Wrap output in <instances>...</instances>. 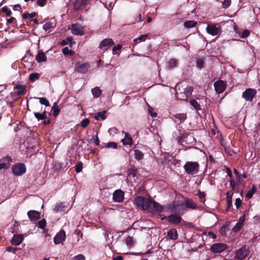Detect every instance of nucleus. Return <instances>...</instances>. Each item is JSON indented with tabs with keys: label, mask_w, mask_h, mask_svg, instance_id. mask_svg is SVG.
<instances>
[{
	"label": "nucleus",
	"mask_w": 260,
	"mask_h": 260,
	"mask_svg": "<svg viewBox=\"0 0 260 260\" xmlns=\"http://www.w3.org/2000/svg\"><path fill=\"white\" fill-rule=\"evenodd\" d=\"M134 204L143 210L149 212H162L165 211V206H162L156 202L151 201L142 196H138L134 200Z\"/></svg>",
	"instance_id": "1"
},
{
	"label": "nucleus",
	"mask_w": 260,
	"mask_h": 260,
	"mask_svg": "<svg viewBox=\"0 0 260 260\" xmlns=\"http://www.w3.org/2000/svg\"><path fill=\"white\" fill-rule=\"evenodd\" d=\"M165 207V210L167 209L170 210L171 212L176 213H178L186 209V206L183 201H178L177 200L173 202V204L169 205L167 207Z\"/></svg>",
	"instance_id": "2"
},
{
	"label": "nucleus",
	"mask_w": 260,
	"mask_h": 260,
	"mask_svg": "<svg viewBox=\"0 0 260 260\" xmlns=\"http://www.w3.org/2000/svg\"><path fill=\"white\" fill-rule=\"evenodd\" d=\"M256 90L253 88H247L243 92L242 96L246 101L251 102L256 95Z\"/></svg>",
	"instance_id": "3"
},
{
	"label": "nucleus",
	"mask_w": 260,
	"mask_h": 260,
	"mask_svg": "<svg viewBox=\"0 0 260 260\" xmlns=\"http://www.w3.org/2000/svg\"><path fill=\"white\" fill-rule=\"evenodd\" d=\"M214 87L217 93H221L225 90L227 87L226 82L218 80L214 83Z\"/></svg>",
	"instance_id": "4"
},
{
	"label": "nucleus",
	"mask_w": 260,
	"mask_h": 260,
	"mask_svg": "<svg viewBox=\"0 0 260 260\" xmlns=\"http://www.w3.org/2000/svg\"><path fill=\"white\" fill-rule=\"evenodd\" d=\"M13 173L17 176H21L26 172L24 164H16L12 167Z\"/></svg>",
	"instance_id": "5"
},
{
	"label": "nucleus",
	"mask_w": 260,
	"mask_h": 260,
	"mask_svg": "<svg viewBox=\"0 0 260 260\" xmlns=\"http://www.w3.org/2000/svg\"><path fill=\"white\" fill-rule=\"evenodd\" d=\"M90 0H75L73 3L74 9L79 11L85 9L89 3Z\"/></svg>",
	"instance_id": "6"
},
{
	"label": "nucleus",
	"mask_w": 260,
	"mask_h": 260,
	"mask_svg": "<svg viewBox=\"0 0 260 260\" xmlns=\"http://www.w3.org/2000/svg\"><path fill=\"white\" fill-rule=\"evenodd\" d=\"M249 250L246 247H243L238 250L236 254V258L238 260H243L249 256Z\"/></svg>",
	"instance_id": "7"
},
{
	"label": "nucleus",
	"mask_w": 260,
	"mask_h": 260,
	"mask_svg": "<svg viewBox=\"0 0 260 260\" xmlns=\"http://www.w3.org/2000/svg\"><path fill=\"white\" fill-rule=\"evenodd\" d=\"M184 168L188 174H194L198 172L199 164H185Z\"/></svg>",
	"instance_id": "8"
},
{
	"label": "nucleus",
	"mask_w": 260,
	"mask_h": 260,
	"mask_svg": "<svg viewBox=\"0 0 260 260\" xmlns=\"http://www.w3.org/2000/svg\"><path fill=\"white\" fill-rule=\"evenodd\" d=\"M114 44V42L112 39H105L100 44V49L106 51Z\"/></svg>",
	"instance_id": "9"
},
{
	"label": "nucleus",
	"mask_w": 260,
	"mask_h": 260,
	"mask_svg": "<svg viewBox=\"0 0 260 260\" xmlns=\"http://www.w3.org/2000/svg\"><path fill=\"white\" fill-rule=\"evenodd\" d=\"M206 30L208 34L212 36L217 35L220 32V27H217L216 25L213 23L208 24Z\"/></svg>",
	"instance_id": "10"
},
{
	"label": "nucleus",
	"mask_w": 260,
	"mask_h": 260,
	"mask_svg": "<svg viewBox=\"0 0 260 260\" xmlns=\"http://www.w3.org/2000/svg\"><path fill=\"white\" fill-rule=\"evenodd\" d=\"M227 248V246L224 243H215L211 247L212 251L214 253H220Z\"/></svg>",
	"instance_id": "11"
},
{
	"label": "nucleus",
	"mask_w": 260,
	"mask_h": 260,
	"mask_svg": "<svg viewBox=\"0 0 260 260\" xmlns=\"http://www.w3.org/2000/svg\"><path fill=\"white\" fill-rule=\"evenodd\" d=\"M72 33L75 35L82 36L84 34V28L77 24H73L71 27Z\"/></svg>",
	"instance_id": "12"
},
{
	"label": "nucleus",
	"mask_w": 260,
	"mask_h": 260,
	"mask_svg": "<svg viewBox=\"0 0 260 260\" xmlns=\"http://www.w3.org/2000/svg\"><path fill=\"white\" fill-rule=\"evenodd\" d=\"M66 239V233L64 231L58 232L54 238V242L55 244H58L64 241Z\"/></svg>",
	"instance_id": "13"
},
{
	"label": "nucleus",
	"mask_w": 260,
	"mask_h": 260,
	"mask_svg": "<svg viewBox=\"0 0 260 260\" xmlns=\"http://www.w3.org/2000/svg\"><path fill=\"white\" fill-rule=\"evenodd\" d=\"M167 221L169 222L174 224H179L182 220V218L180 216L177 215L175 214H173L168 216L167 217Z\"/></svg>",
	"instance_id": "14"
},
{
	"label": "nucleus",
	"mask_w": 260,
	"mask_h": 260,
	"mask_svg": "<svg viewBox=\"0 0 260 260\" xmlns=\"http://www.w3.org/2000/svg\"><path fill=\"white\" fill-rule=\"evenodd\" d=\"M113 199L114 202H121L124 199V192L121 190L115 191L113 194Z\"/></svg>",
	"instance_id": "15"
},
{
	"label": "nucleus",
	"mask_w": 260,
	"mask_h": 260,
	"mask_svg": "<svg viewBox=\"0 0 260 260\" xmlns=\"http://www.w3.org/2000/svg\"><path fill=\"white\" fill-rule=\"evenodd\" d=\"M89 68V65L87 63H83L80 64V63H77L76 64V70L82 74L86 73Z\"/></svg>",
	"instance_id": "16"
},
{
	"label": "nucleus",
	"mask_w": 260,
	"mask_h": 260,
	"mask_svg": "<svg viewBox=\"0 0 260 260\" xmlns=\"http://www.w3.org/2000/svg\"><path fill=\"white\" fill-rule=\"evenodd\" d=\"M23 240V236L22 235H14L11 242L12 244L18 246L20 245Z\"/></svg>",
	"instance_id": "17"
},
{
	"label": "nucleus",
	"mask_w": 260,
	"mask_h": 260,
	"mask_svg": "<svg viewBox=\"0 0 260 260\" xmlns=\"http://www.w3.org/2000/svg\"><path fill=\"white\" fill-rule=\"evenodd\" d=\"M14 89L18 90L15 92L16 95H24L26 93V87L24 85L17 84L14 87Z\"/></svg>",
	"instance_id": "18"
},
{
	"label": "nucleus",
	"mask_w": 260,
	"mask_h": 260,
	"mask_svg": "<svg viewBox=\"0 0 260 260\" xmlns=\"http://www.w3.org/2000/svg\"><path fill=\"white\" fill-rule=\"evenodd\" d=\"M29 218L32 221H36L40 218V213L35 210H30L27 212Z\"/></svg>",
	"instance_id": "19"
},
{
	"label": "nucleus",
	"mask_w": 260,
	"mask_h": 260,
	"mask_svg": "<svg viewBox=\"0 0 260 260\" xmlns=\"http://www.w3.org/2000/svg\"><path fill=\"white\" fill-rule=\"evenodd\" d=\"M245 221V216L243 215L241 216L238 221V222L236 223V224L235 225V226L233 228L232 231L233 232H237L239 231L242 228L243 223L244 221Z\"/></svg>",
	"instance_id": "20"
},
{
	"label": "nucleus",
	"mask_w": 260,
	"mask_h": 260,
	"mask_svg": "<svg viewBox=\"0 0 260 260\" xmlns=\"http://www.w3.org/2000/svg\"><path fill=\"white\" fill-rule=\"evenodd\" d=\"M47 59V56L43 51H39L36 56V60L38 62H45Z\"/></svg>",
	"instance_id": "21"
},
{
	"label": "nucleus",
	"mask_w": 260,
	"mask_h": 260,
	"mask_svg": "<svg viewBox=\"0 0 260 260\" xmlns=\"http://www.w3.org/2000/svg\"><path fill=\"white\" fill-rule=\"evenodd\" d=\"M173 117L179 120L180 123L183 122L187 118L185 113H177L173 115Z\"/></svg>",
	"instance_id": "22"
},
{
	"label": "nucleus",
	"mask_w": 260,
	"mask_h": 260,
	"mask_svg": "<svg viewBox=\"0 0 260 260\" xmlns=\"http://www.w3.org/2000/svg\"><path fill=\"white\" fill-rule=\"evenodd\" d=\"M34 115L38 120H45L47 118L46 111H44L42 113L34 112Z\"/></svg>",
	"instance_id": "23"
},
{
	"label": "nucleus",
	"mask_w": 260,
	"mask_h": 260,
	"mask_svg": "<svg viewBox=\"0 0 260 260\" xmlns=\"http://www.w3.org/2000/svg\"><path fill=\"white\" fill-rule=\"evenodd\" d=\"M124 145H132L133 143V139L128 133L125 134L124 139L122 140Z\"/></svg>",
	"instance_id": "24"
},
{
	"label": "nucleus",
	"mask_w": 260,
	"mask_h": 260,
	"mask_svg": "<svg viewBox=\"0 0 260 260\" xmlns=\"http://www.w3.org/2000/svg\"><path fill=\"white\" fill-rule=\"evenodd\" d=\"M167 236L170 239L172 240H176L177 238V231L175 229H171L168 233Z\"/></svg>",
	"instance_id": "25"
},
{
	"label": "nucleus",
	"mask_w": 260,
	"mask_h": 260,
	"mask_svg": "<svg viewBox=\"0 0 260 260\" xmlns=\"http://www.w3.org/2000/svg\"><path fill=\"white\" fill-rule=\"evenodd\" d=\"M177 139L179 143H182L183 142H187L188 139H189V140H191V139H193V140H194L192 136H191V137H189L188 136L185 135L179 136Z\"/></svg>",
	"instance_id": "26"
},
{
	"label": "nucleus",
	"mask_w": 260,
	"mask_h": 260,
	"mask_svg": "<svg viewBox=\"0 0 260 260\" xmlns=\"http://www.w3.org/2000/svg\"><path fill=\"white\" fill-rule=\"evenodd\" d=\"M190 104L197 111L201 110L200 104L194 99H190L189 101Z\"/></svg>",
	"instance_id": "27"
},
{
	"label": "nucleus",
	"mask_w": 260,
	"mask_h": 260,
	"mask_svg": "<svg viewBox=\"0 0 260 260\" xmlns=\"http://www.w3.org/2000/svg\"><path fill=\"white\" fill-rule=\"evenodd\" d=\"M135 158L138 160H141L143 158L144 154L138 149H135Z\"/></svg>",
	"instance_id": "28"
},
{
	"label": "nucleus",
	"mask_w": 260,
	"mask_h": 260,
	"mask_svg": "<svg viewBox=\"0 0 260 260\" xmlns=\"http://www.w3.org/2000/svg\"><path fill=\"white\" fill-rule=\"evenodd\" d=\"M91 92L93 96L95 98L99 97L102 93V91L99 87H95L92 89Z\"/></svg>",
	"instance_id": "29"
},
{
	"label": "nucleus",
	"mask_w": 260,
	"mask_h": 260,
	"mask_svg": "<svg viewBox=\"0 0 260 260\" xmlns=\"http://www.w3.org/2000/svg\"><path fill=\"white\" fill-rule=\"evenodd\" d=\"M105 114V111L99 112L96 113V115L94 116V118L97 120H99L100 118H101L102 120H105L106 118Z\"/></svg>",
	"instance_id": "30"
},
{
	"label": "nucleus",
	"mask_w": 260,
	"mask_h": 260,
	"mask_svg": "<svg viewBox=\"0 0 260 260\" xmlns=\"http://www.w3.org/2000/svg\"><path fill=\"white\" fill-rule=\"evenodd\" d=\"M193 88L192 86H187L184 89V93L186 98L190 96L193 91Z\"/></svg>",
	"instance_id": "31"
},
{
	"label": "nucleus",
	"mask_w": 260,
	"mask_h": 260,
	"mask_svg": "<svg viewBox=\"0 0 260 260\" xmlns=\"http://www.w3.org/2000/svg\"><path fill=\"white\" fill-rule=\"evenodd\" d=\"M52 110H53V115L55 117H56L60 111V109L58 107L56 103H54L52 107Z\"/></svg>",
	"instance_id": "32"
},
{
	"label": "nucleus",
	"mask_w": 260,
	"mask_h": 260,
	"mask_svg": "<svg viewBox=\"0 0 260 260\" xmlns=\"http://www.w3.org/2000/svg\"><path fill=\"white\" fill-rule=\"evenodd\" d=\"M197 23L194 21H186L184 23V26L186 28H191L196 26Z\"/></svg>",
	"instance_id": "33"
},
{
	"label": "nucleus",
	"mask_w": 260,
	"mask_h": 260,
	"mask_svg": "<svg viewBox=\"0 0 260 260\" xmlns=\"http://www.w3.org/2000/svg\"><path fill=\"white\" fill-rule=\"evenodd\" d=\"M54 26H55V25H54V23H53L51 21H49V22H46L43 25V28L45 31H47V30H49V29H50L51 28L54 27Z\"/></svg>",
	"instance_id": "34"
},
{
	"label": "nucleus",
	"mask_w": 260,
	"mask_h": 260,
	"mask_svg": "<svg viewBox=\"0 0 260 260\" xmlns=\"http://www.w3.org/2000/svg\"><path fill=\"white\" fill-rule=\"evenodd\" d=\"M64 206L61 203L57 204L54 209V211L56 213L62 212L63 211Z\"/></svg>",
	"instance_id": "35"
},
{
	"label": "nucleus",
	"mask_w": 260,
	"mask_h": 260,
	"mask_svg": "<svg viewBox=\"0 0 260 260\" xmlns=\"http://www.w3.org/2000/svg\"><path fill=\"white\" fill-rule=\"evenodd\" d=\"M40 77V74L37 73H31L29 75V80L31 82H34Z\"/></svg>",
	"instance_id": "36"
},
{
	"label": "nucleus",
	"mask_w": 260,
	"mask_h": 260,
	"mask_svg": "<svg viewBox=\"0 0 260 260\" xmlns=\"http://www.w3.org/2000/svg\"><path fill=\"white\" fill-rule=\"evenodd\" d=\"M37 14L36 12H32L31 13L25 12L22 14V17L24 19L28 18L29 17L31 18H33L37 15Z\"/></svg>",
	"instance_id": "37"
},
{
	"label": "nucleus",
	"mask_w": 260,
	"mask_h": 260,
	"mask_svg": "<svg viewBox=\"0 0 260 260\" xmlns=\"http://www.w3.org/2000/svg\"><path fill=\"white\" fill-rule=\"evenodd\" d=\"M62 52L64 55H73L74 54V52L70 50L67 47H64L62 49Z\"/></svg>",
	"instance_id": "38"
},
{
	"label": "nucleus",
	"mask_w": 260,
	"mask_h": 260,
	"mask_svg": "<svg viewBox=\"0 0 260 260\" xmlns=\"http://www.w3.org/2000/svg\"><path fill=\"white\" fill-rule=\"evenodd\" d=\"M185 205L186 206L187 208H190L191 209H195L197 207L196 204L191 200H187L186 201Z\"/></svg>",
	"instance_id": "39"
},
{
	"label": "nucleus",
	"mask_w": 260,
	"mask_h": 260,
	"mask_svg": "<svg viewBox=\"0 0 260 260\" xmlns=\"http://www.w3.org/2000/svg\"><path fill=\"white\" fill-rule=\"evenodd\" d=\"M177 61L175 59H171L168 62V68L170 69L177 66Z\"/></svg>",
	"instance_id": "40"
},
{
	"label": "nucleus",
	"mask_w": 260,
	"mask_h": 260,
	"mask_svg": "<svg viewBox=\"0 0 260 260\" xmlns=\"http://www.w3.org/2000/svg\"><path fill=\"white\" fill-rule=\"evenodd\" d=\"M256 189L254 185H253L252 188L249 190L247 194H246V197L248 199H250L253 194L255 192Z\"/></svg>",
	"instance_id": "41"
},
{
	"label": "nucleus",
	"mask_w": 260,
	"mask_h": 260,
	"mask_svg": "<svg viewBox=\"0 0 260 260\" xmlns=\"http://www.w3.org/2000/svg\"><path fill=\"white\" fill-rule=\"evenodd\" d=\"M1 12L6 13L7 16H10L12 14V12L8 9L7 6H5L1 9Z\"/></svg>",
	"instance_id": "42"
},
{
	"label": "nucleus",
	"mask_w": 260,
	"mask_h": 260,
	"mask_svg": "<svg viewBox=\"0 0 260 260\" xmlns=\"http://www.w3.org/2000/svg\"><path fill=\"white\" fill-rule=\"evenodd\" d=\"M72 41V37H67L66 39L62 40L60 42V45L62 46L67 45L69 44V42Z\"/></svg>",
	"instance_id": "43"
},
{
	"label": "nucleus",
	"mask_w": 260,
	"mask_h": 260,
	"mask_svg": "<svg viewBox=\"0 0 260 260\" xmlns=\"http://www.w3.org/2000/svg\"><path fill=\"white\" fill-rule=\"evenodd\" d=\"M39 102L42 105H44L45 106H50L49 101L45 98H40Z\"/></svg>",
	"instance_id": "44"
},
{
	"label": "nucleus",
	"mask_w": 260,
	"mask_h": 260,
	"mask_svg": "<svg viewBox=\"0 0 260 260\" xmlns=\"http://www.w3.org/2000/svg\"><path fill=\"white\" fill-rule=\"evenodd\" d=\"M204 64V60L202 58H199L197 60L196 64L197 67L201 69L203 67Z\"/></svg>",
	"instance_id": "45"
},
{
	"label": "nucleus",
	"mask_w": 260,
	"mask_h": 260,
	"mask_svg": "<svg viewBox=\"0 0 260 260\" xmlns=\"http://www.w3.org/2000/svg\"><path fill=\"white\" fill-rule=\"evenodd\" d=\"M89 120L88 118L83 119L81 122V126L83 128H85L89 124Z\"/></svg>",
	"instance_id": "46"
},
{
	"label": "nucleus",
	"mask_w": 260,
	"mask_h": 260,
	"mask_svg": "<svg viewBox=\"0 0 260 260\" xmlns=\"http://www.w3.org/2000/svg\"><path fill=\"white\" fill-rule=\"evenodd\" d=\"M105 147L106 148H113L116 149L117 147V144L113 142H109L106 144Z\"/></svg>",
	"instance_id": "47"
},
{
	"label": "nucleus",
	"mask_w": 260,
	"mask_h": 260,
	"mask_svg": "<svg viewBox=\"0 0 260 260\" xmlns=\"http://www.w3.org/2000/svg\"><path fill=\"white\" fill-rule=\"evenodd\" d=\"M231 4V0H224L222 4V7L224 9L228 8Z\"/></svg>",
	"instance_id": "48"
},
{
	"label": "nucleus",
	"mask_w": 260,
	"mask_h": 260,
	"mask_svg": "<svg viewBox=\"0 0 260 260\" xmlns=\"http://www.w3.org/2000/svg\"><path fill=\"white\" fill-rule=\"evenodd\" d=\"M72 260H85V257L83 254H79L74 256Z\"/></svg>",
	"instance_id": "49"
},
{
	"label": "nucleus",
	"mask_w": 260,
	"mask_h": 260,
	"mask_svg": "<svg viewBox=\"0 0 260 260\" xmlns=\"http://www.w3.org/2000/svg\"><path fill=\"white\" fill-rule=\"evenodd\" d=\"M11 6L13 7V10L14 11H18L20 12H22V9L21 6L20 4H16L15 5H11Z\"/></svg>",
	"instance_id": "50"
},
{
	"label": "nucleus",
	"mask_w": 260,
	"mask_h": 260,
	"mask_svg": "<svg viewBox=\"0 0 260 260\" xmlns=\"http://www.w3.org/2000/svg\"><path fill=\"white\" fill-rule=\"evenodd\" d=\"M39 226L41 229H44L46 225V222L45 219H42L41 220L39 221L38 222Z\"/></svg>",
	"instance_id": "51"
},
{
	"label": "nucleus",
	"mask_w": 260,
	"mask_h": 260,
	"mask_svg": "<svg viewBox=\"0 0 260 260\" xmlns=\"http://www.w3.org/2000/svg\"><path fill=\"white\" fill-rule=\"evenodd\" d=\"M125 243L127 246H131L133 244V239L131 237L128 236L125 239Z\"/></svg>",
	"instance_id": "52"
},
{
	"label": "nucleus",
	"mask_w": 260,
	"mask_h": 260,
	"mask_svg": "<svg viewBox=\"0 0 260 260\" xmlns=\"http://www.w3.org/2000/svg\"><path fill=\"white\" fill-rule=\"evenodd\" d=\"M249 34H250V32H249V30L245 29L242 31L241 37L242 38H247L249 35Z\"/></svg>",
	"instance_id": "53"
},
{
	"label": "nucleus",
	"mask_w": 260,
	"mask_h": 260,
	"mask_svg": "<svg viewBox=\"0 0 260 260\" xmlns=\"http://www.w3.org/2000/svg\"><path fill=\"white\" fill-rule=\"evenodd\" d=\"M82 170V164H77L75 166V170L77 173L80 172Z\"/></svg>",
	"instance_id": "54"
},
{
	"label": "nucleus",
	"mask_w": 260,
	"mask_h": 260,
	"mask_svg": "<svg viewBox=\"0 0 260 260\" xmlns=\"http://www.w3.org/2000/svg\"><path fill=\"white\" fill-rule=\"evenodd\" d=\"M137 174V170L136 169H131L129 170V175H132L133 177H135Z\"/></svg>",
	"instance_id": "55"
},
{
	"label": "nucleus",
	"mask_w": 260,
	"mask_h": 260,
	"mask_svg": "<svg viewBox=\"0 0 260 260\" xmlns=\"http://www.w3.org/2000/svg\"><path fill=\"white\" fill-rule=\"evenodd\" d=\"M46 1L47 0H37V4L41 7H44L46 4Z\"/></svg>",
	"instance_id": "56"
},
{
	"label": "nucleus",
	"mask_w": 260,
	"mask_h": 260,
	"mask_svg": "<svg viewBox=\"0 0 260 260\" xmlns=\"http://www.w3.org/2000/svg\"><path fill=\"white\" fill-rule=\"evenodd\" d=\"M7 251L8 252H12L13 253H15L16 251L17 250V248H14L11 246H9L7 247Z\"/></svg>",
	"instance_id": "57"
},
{
	"label": "nucleus",
	"mask_w": 260,
	"mask_h": 260,
	"mask_svg": "<svg viewBox=\"0 0 260 260\" xmlns=\"http://www.w3.org/2000/svg\"><path fill=\"white\" fill-rule=\"evenodd\" d=\"M14 22L16 23V20L15 17H11L10 18L7 19V24H9Z\"/></svg>",
	"instance_id": "58"
},
{
	"label": "nucleus",
	"mask_w": 260,
	"mask_h": 260,
	"mask_svg": "<svg viewBox=\"0 0 260 260\" xmlns=\"http://www.w3.org/2000/svg\"><path fill=\"white\" fill-rule=\"evenodd\" d=\"M4 161V162H10L12 161V158L9 156H6V157L2 158Z\"/></svg>",
	"instance_id": "59"
},
{
	"label": "nucleus",
	"mask_w": 260,
	"mask_h": 260,
	"mask_svg": "<svg viewBox=\"0 0 260 260\" xmlns=\"http://www.w3.org/2000/svg\"><path fill=\"white\" fill-rule=\"evenodd\" d=\"M241 204V200L239 198L236 199V201H235V204L237 208H238L240 206Z\"/></svg>",
	"instance_id": "60"
},
{
	"label": "nucleus",
	"mask_w": 260,
	"mask_h": 260,
	"mask_svg": "<svg viewBox=\"0 0 260 260\" xmlns=\"http://www.w3.org/2000/svg\"><path fill=\"white\" fill-rule=\"evenodd\" d=\"M122 48V45H120V44H118L117 45V46H114L113 48V52H116V51L117 50H119L121 49Z\"/></svg>",
	"instance_id": "61"
},
{
	"label": "nucleus",
	"mask_w": 260,
	"mask_h": 260,
	"mask_svg": "<svg viewBox=\"0 0 260 260\" xmlns=\"http://www.w3.org/2000/svg\"><path fill=\"white\" fill-rule=\"evenodd\" d=\"M92 139L94 140L95 145H96V146L100 145V140H99V139L98 136V133L96 135V138L95 139H94V138L93 137Z\"/></svg>",
	"instance_id": "62"
},
{
	"label": "nucleus",
	"mask_w": 260,
	"mask_h": 260,
	"mask_svg": "<svg viewBox=\"0 0 260 260\" xmlns=\"http://www.w3.org/2000/svg\"><path fill=\"white\" fill-rule=\"evenodd\" d=\"M230 186L232 187V188L233 189H235L236 184H235V181L234 180H230Z\"/></svg>",
	"instance_id": "63"
},
{
	"label": "nucleus",
	"mask_w": 260,
	"mask_h": 260,
	"mask_svg": "<svg viewBox=\"0 0 260 260\" xmlns=\"http://www.w3.org/2000/svg\"><path fill=\"white\" fill-rule=\"evenodd\" d=\"M226 173L228 175V176L230 177H231L232 176V171L231 170V169L229 168H226Z\"/></svg>",
	"instance_id": "64"
}]
</instances>
